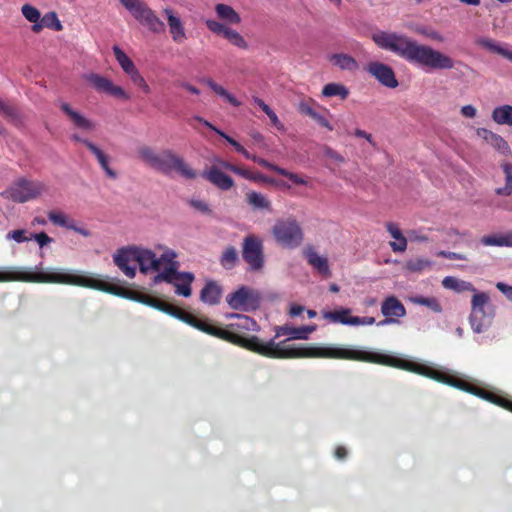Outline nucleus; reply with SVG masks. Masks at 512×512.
Segmentation results:
<instances>
[{
  "mask_svg": "<svg viewBox=\"0 0 512 512\" xmlns=\"http://www.w3.org/2000/svg\"><path fill=\"white\" fill-rule=\"evenodd\" d=\"M495 316L494 306L490 302V297L485 292L474 293L471 299V313L469 322L475 333H482L492 323Z\"/></svg>",
  "mask_w": 512,
  "mask_h": 512,
  "instance_id": "423d86ee",
  "label": "nucleus"
},
{
  "mask_svg": "<svg viewBox=\"0 0 512 512\" xmlns=\"http://www.w3.org/2000/svg\"><path fill=\"white\" fill-rule=\"evenodd\" d=\"M48 218L53 224L58 225L60 227H65L67 229L70 228L73 222L70 221L64 213L58 211H50L48 213Z\"/></svg>",
  "mask_w": 512,
  "mask_h": 512,
  "instance_id": "c03bdc74",
  "label": "nucleus"
},
{
  "mask_svg": "<svg viewBox=\"0 0 512 512\" xmlns=\"http://www.w3.org/2000/svg\"><path fill=\"white\" fill-rule=\"evenodd\" d=\"M163 14L167 19L169 32L172 40L177 44H182L187 40L186 30L184 23L177 15V13L171 8H165Z\"/></svg>",
  "mask_w": 512,
  "mask_h": 512,
  "instance_id": "a211bd4d",
  "label": "nucleus"
},
{
  "mask_svg": "<svg viewBox=\"0 0 512 512\" xmlns=\"http://www.w3.org/2000/svg\"><path fill=\"white\" fill-rule=\"evenodd\" d=\"M85 146L97 158L98 161L106 156V154L92 142H85Z\"/></svg>",
  "mask_w": 512,
  "mask_h": 512,
  "instance_id": "bf43d9fd",
  "label": "nucleus"
},
{
  "mask_svg": "<svg viewBox=\"0 0 512 512\" xmlns=\"http://www.w3.org/2000/svg\"><path fill=\"white\" fill-rule=\"evenodd\" d=\"M365 70L385 87L394 89L399 85L393 69L387 64L373 61L367 64Z\"/></svg>",
  "mask_w": 512,
  "mask_h": 512,
  "instance_id": "dca6fc26",
  "label": "nucleus"
},
{
  "mask_svg": "<svg viewBox=\"0 0 512 512\" xmlns=\"http://www.w3.org/2000/svg\"><path fill=\"white\" fill-rule=\"evenodd\" d=\"M247 203L255 209H271V202L261 193L251 191L246 195Z\"/></svg>",
  "mask_w": 512,
  "mask_h": 512,
  "instance_id": "72a5a7b5",
  "label": "nucleus"
},
{
  "mask_svg": "<svg viewBox=\"0 0 512 512\" xmlns=\"http://www.w3.org/2000/svg\"><path fill=\"white\" fill-rule=\"evenodd\" d=\"M128 75L130 76L131 81L140 88H142L145 93L150 92V87L146 83L145 79L140 75L137 68L132 72L128 73Z\"/></svg>",
  "mask_w": 512,
  "mask_h": 512,
  "instance_id": "09e8293b",
  "label": "nucleus"
},
{
  "mask_svg": "<svg viewBox=\"0 0 512 512\" xmlns=\"http://www.w3.org/2000/svg\"><path fill=\"white\" fill-rule=\"evenodd\" d=\"M442 285L446 289L454 290L458 293L470 291L476 293V289L472 283L458 279L453 276H447L442 280Z\"/></svg>",
  "mask_w": 512,
  "mask_h": 512,
  "instance_id": "cd10ccee",
  "label": "nucleus"
},
{
  "mask_svg": "<svg viewBox=\"0 0 512 512\" xmlns=\"http://www.w3.org/2000/svg\"><path fill=\"white\" fill-rule=\"evenodd\" d=\"M79 271L64 268H48L35 271L17 266H0V283L2 282H28L49 283L63 285H90L78 278Z\"/></svg>",
  "mask_w": 512,
  "mask_h": 512,
  "instance_id": "7ed1b4c3",
  "label": "nucleus"
},
{
  "mask_svg": "<svg viewBox=\"0 0 512 512\" xmlns=\"http://www.w3.org/2000/svg\"><path fill=\"white\" fill-rule=\"evenodd\" d=\"M322 96L324 97H339L345 100L349 96V89L341 83H328L322 89Z\"/></svg>",
  "mask_w": 512,
  "mask_h": 512,
  "instance_id": "7c9ffc66",
  "label": "nucleus"
},
{
  "mask_svg": "<svg viewBox=\"0 0 512 512\" xmlns=\"http://www.w3.org/2000/svg\"><path fill=\"white\" fill-rule=\"evenodd\" d=\"M304 256L309 263L317 272L325 277L331 276V271L326 257L320 256L314 247L308 246L304 250Z\"/></svg>",
  "mask_w": 512,
  "mask_h": 512,
  "instance_id": "4be33fe9",
  "label": "nucleus"
},
{
  "mask_svg": "<svg viewBox=\"0 0 512 512\" xmlns=\"http://www.w3.org/2000/svg\"><path fill=\"white\" fill-rule=\"evenodd\" d=\"M476 133L487 144L492 146L499 154L506 157L511 155L510 146L502 136L486 128H478Z\"/></svg>",
  "mask_w": 512,
  "mask_h": 512,
  "instance_id": "aec40b11",
  "label": "nucleus"
},
{
  "mask_svg": "<svg viewBox=\"0 0 512 512\" xmlns=\"http://www.w3.org/2000/svg\"><path fill=\"white\" fill-rule=\"evenodd\" d=\"M98 162L109 178L115 179L117 177L116 172L109 166V158L107 155L104 158L100 159Z\"/></svg>",
  "mask_w": 512,
  "mask_h": 512,
  "instance_id": "6e6d98bb",
  "label": "nucleus"
},
{
  "mask_svg": "<svg viewBox=\"0 0 512 512\" xmlns=\"http://www.w3.org/2000/svg\"><path fill=\"white\" fill-rule=\"evenodd\" d=\"M226 302L233 310L248 312L259 308L261 297L256 290L247 286H241L236 291L227 295Z\"/></svg>",
  "mask_w": 512,
  "mask_h": 512,
  "instance_id": "ddd939ff",
  "label": "nucleus"
},
{
  "mask_svg": "<svg viewBox=\"0 0 512 512\" xmlns=\"http://www.w3.org/2000/svg\"><path fill=\"white\" fill-rule=\"evenodd\" d=\"M385 226H386L387 231L390 233V235L395 240H397L403 236L400 228L396 224L388 222Z\"/></svg>",
  "mask_w": 512,
  "mask_h": 512,
  "instance_id": "052dcab7",
  "label": "nucleus"
},
{
  "mask_svg": "<svg viewBox=\"0 0 512 512\" xmlns=\"http://www.w3.org/2000/svg\"><path fill=\"white\" fill-rule=\"evenodd\" d=\"M215 11L220 19L226 20L231 24H239L241 22L239 14L229 5L217 4Z\"/></svg>",
  "mask_w": 512,
  "mask_h": 512,
  "instance_id": "473e14b6",
  "label": "nucleus"
},
{
  "mask_svg": "<svg viewBox=\"0 0 512 512\" xmlns=\"http://www.w3.org/2000/svg\"><path fill=\"white\" fill-rule=\"evenodd\" d=\"M215 163L219 164L223 169L231 171L245 179L250 180L252 172L248 169L239 167L237 165H234L226 160H223L221 158H215Z\"/></svg>",
  "mask_w": 512,
  "mask_h": 512,
  "instance_id": "58836bf2",
  "label": "nucleus"
},
{
  "mask_svg": "<svg viewBox=\"0 0 512 512\" xmlns=\"http://www.w3.org/2000/svg\"><path fill=\"white\" fill-rule=\"evenodd\" d=\"M330 62L338 67L340 70L356 71L359 69V64L355 58L344 53H335L329 57Z\"/></svg>",
  "mask_w": 512,
  "mask_h": 512,
  "instance_id": "393cba45",
  "label": "nucleus"
},
{
  "mask_svg": "<svg viewBox=\"0 0 512 512\" xmlns=\"http://www.w3.org/2000/svg\"><path fill=\"white\" fill-rule=\"evenodd\" d=\"M84 78L97 92L105 93L118 99H130V95L122 87L114 85L113 82L105 76L97 73H89L86 74Z\"/></svg>",
  "mask_w": 512,
  "mask_h": 512,
  "instance_id": "4468645a",
  "label": "nucleus"
},
{
  "mask_svg": "<svg viewBox=\"0 0 512 512\" xmlns=\"http://www.w3.org/2000/svg\"><path fill=\"white\" fill-rule=\"evenodd\" d=\"M60 109L67 115V117L73 122L75 127L87 131L94 129V124L82 114L72 109V107L65 102L60 104Z\"/></svg>",
  "mask_w": 512,
  "mask_h": 512,
  "instance_id": "b1692460",
  "label": "nucleus"
},
{
  "mask_svg": "<svg viewBox=\"0 0 512 512\" xmlns=\"http://www.w3.org/2000/svg\"><path fill=\"white\" fill-rule=\"evenodd\" d=\"M501 168L505 175V186L497 188L495 193L497 195L509 196L512 193V164L504 162L501 164Z\"/></svg>",
  "mask_w": 512,
  "mask_h": 512,
  "instance_id": "f704fd0d",
  "label": "nucleus"
},
{
  "mask_svg": "<svg viewBox=\"0 0 512 512\" xmlns=\"http://www.w3.org/2000/svg\"><path fill=\"white\" fill-rule=\"evenodd\" d=\"M481 243L485 246H499L504 247V233L486 235L481 238Z\"/></svg>",
  "mask_w": 512,
  "mask_h": 512,
  "instance_id": "49530a36",
  "label": "nucleus"
},
{
  "mask_svg": "<svg viewBox=\"0 0 512 512\" xmlns=\"http://www.w3.org/2000/svg\"><path fill=\"white\" fill-rule=\"evenodd\" d=\"M180 263L176 260L171 263L164 271L154 276L153 282L158 284L160 282H166L173 284L176 288L175 292L177 295L189 297L192 293L191 284L194 281V274L191 272H179L178 269Z\"/></svg>",
  "mask_w": 512,
  "mask_h": 512,
  "instance_id": "6e6552de",
  "label": "nucleus"
},
{
  "mask_svg": "<svg viewBox=\"0 0 512 512\" xmlns=\"http://www.w3.org/2000/svg\"><path fill=\"white\" fill-rule=\"evenodd\" d=\"M496 288L501 291L510 302H512V286L498 282L496 284Z\"/></svg>",
  "mask_w": 512,
  "mask_h": 512,
  "instance_id": "0e129e2a",
  "label": "nucleus"
},
{
  "mask_svg": "<svg viewBox=\"0 0 512 512\" xmlns=\"http://www.w3.org/2000/svg\"><path fill=\"white\" fill-rule=\"evenodd\" d=\"M268 116V118L270 119L271 123L278 129V130H282L284 127H283V124L280 122L278 116L276 115V113L271 110L270 112H268L266 114Z\"/></svg>",
  "mask_w": 512,
  "mask_h": 512,
  "instance_id": "774afa93",
  "label": "nucleus"
},
{
  "mask_svg": "<svg viewBox=\"0 0 512 512\" xmlns=\"http://www.w3.org/2000/svg\"><path fill=\"white\" fill-rule=\"evenodd\" d=\"M491 117L499 125L512 126V106L506 104L496 107L492 111Z\"/></svg>",
  "mask_w": 512,
  "mask_h": 512,
  "instance_id": "c85d7f7f",
  "label": "nucleus"
},
{
  "mask_svg": "<svg viewBox=\"0 0 512 512\" xmlns=\"http://www.w3.org/2000/svg\"><path fill=\"white\" fill-rule=\"evenodd\" d=\"M191 206L202 213H211V210L207 203L201 200H191Z\"/></svg>",
  "mask_w": 512,
  "mask_h": 512,
  "instance_id": "680f3d73",
  "label": "nucleus"
},
{
  "mask_svg": "<svg viewBox=\"0 0 512 512\" xmlns=\"http://www.w3.org/2000/svg\"><path fill=\"white\" fill-rule=\"evenodd\" d=\"M476 43L482 48L492 53L499 54L512 62V51L495 42L494 40L490 38H480L476 41Z\"/></svg>",
  "mask_w": 512,
  "mask_h": 512,
  "instance_id": "bb28decb",
  "label": "nucleus"
},
{
  "mask_svg": "<svg viewBox=\"0 0 512 512\" xmlns=\"http://www.w3.org/2000/svg\"><path fill=\"white\" fill-rule=\"evenodd\" d=\"M155 169L164 174L176 171L185 179H195L197 177L196 171L171 150H164L160 153Z\"/></svg>",
  "mask_w": 512,
  "mask_h": 512,
  "instance_id": "9b49d317",
  "label": "nucleus"
},
{
  "mask_svg": "<svg viewBox=\"0 0 512 512\" xmlns=\"http://www.w3.org/2000/svg\"><path fill=\"white\" fill-rule=\"evenodd\" d=\"M411 302H413L414 304L426 306L435 313L442 312V307L435 297L415 296L411 298Z\"/></svg>",
  "mask_w": 512,
  "mask_h": 512,
  "instance_id": "ea45409f",
  "label": "nucleus"
},
{
  "mask_svg": "<svg viewBox=\"0 0 512 512\" xmlns=\"http://www.w3.org/2000/svg\"><path fill=\"white\" fill-rule=\"evenodd\" d=\"M312 119L315 120L321 127L327 128L330 131L333 130V126L330 124L328 119H326L323 115L319 114L318 112Z\"/></svg>",
  "mask_w": 512,
  "mask_h": 512,
  "instance_id": "69168bd1",
  "label": "nucleus"
},
{
  "mask_svg": "<svg viewBox=\"0 0 512 512\" xmlns=\"http://www.w3.org/2000/svg\"><path fill=\"white\" fill-rule=\"evenodd\" d=\"M33 238L36 240V242L39 244L41 248L53 241V239L50 236H48L45 232L34 234Z\"/></svg>",
  "mask_w": 512,
  "mask_h": 512,
  "instance_id": "13d9d810",
  "label": "nucleus"
},
{
  "mask_svg": "<svg viewBox=\"0 0 512 512\" xmlns=\"http://www.w3.org/2000/svg\"><path fill=\"white\" fill-rule=\"evenodd\" d=\"M6 238L13 239L17 243H23V242H26L29 240V238L26 236V230H23V229L10 231L6 235Z\"/></svg>",
  "mask_w": 512,
  "mask_h": 512,
  "instance_id": "864d4df0",
  "label": "nucleus"
},
{
  "mask_svg": "<svg viewBox=\"0 0 512 512\" xmlns=\"http://www.w3.org/2000/svg\"><path fill=\"white\" fill-rule=\"evenodd\" d=\"M323 153L325 157L337 162L338 164L345 162V158L329 146H325L323 148Z\"/></svg>",
  "mask_w": 512,
  "mask_h": 512,
  "instance_id": "603ef678",
  "label": "nucleus"
},
{
  "mask_svg": "<svg viewBox=\"0 0 512 512\" xmlns=\"http://www.w3.org/2000/svg\"><path fill=\"white\" fill-rule=\"evenodd\" d=\"M315 330V325H307L296 328L289 324H285L275 328V338L280 336H289V339L307 340L309 335Z\"/></svg>",
  "mask_w": 512,
  "mask_h": 512,
  "instance_id": "412c9836",
  "label": "nucleus"
},
{
  "mask_svg": "<svg viewBox=\"0 0 512 512\" xmlns=\"http://www.w3.org/2000/svg\"><path fill=\"white\" fill-rule=\"evenodd\" d=\"M121 4L142 26L153 33L159 34L165 31L163 21L142 0H119Z\"/></svg>",
  "mask_w": 512,
  "mask_h": 512,
  "instance_id": "1a4fd4ad",
  "label": "nucleus"
},
{
  "mask_svg": "<svg viewBox=\"0 0 512 512\" xmlns=\"http://www.w3.org/2000/svg\"><path fill=\"white\" fill-rule=\"evenodd\" d=\"M381 49L391 51L407 62L429 70H450L454 60L447 54L432 47L418 43L405 35L378 32L372 36Z\"/></svg>",
  "mask_w": 512,
  "mask_h": 512,
  "instance_id": "f03ea898",
  "label": "nucleus"
},
{
  "mask_svg": "<svg viewBox=\"0 0 512 512\" xmlns=\"http://www.w3.org/2000/svg\"><path fill=\"white\" fill-rule=\"evenodd\" d=\"M278 174L287 177L289 180H291L296 185H307L308 181L301 177L300 175L296 173H292L284 168H281L278 170Z\"/></svg>",
  "mask_w": 512,
  "mask_h": 512,
  "instance_id": "8fccbe9b",
  "label": "nucleus"
},
{
  "mask_svg": "<svg viewBox=\"0 0 512 512\" xmlns=\"http://www.w3.org/2000/svg\"><path fill=\"white\" fill-rule=\"evenodd\" d=\"M375 323L374 317H353V323L352 326H359V325H373Z\"/></svg>",
  "mask_w": 512,
  "mask_h": 512,
  "instance_id": "e2e57ef3",
  "label": "nucleus"
},
{
  "mask_svg": "<svg viewBox=\"0 0 512 512\" xmlns=\"http://www.w3.org/2000/svg\"><path fill=\"white\" fill-rule=\"evenodd\" d=\"M381 313L385 317L378 325L399 323V319L406 316V308L394 295L387 296L381 304Z\"/></svg>",
  "mask_w": 512,
  "mask_h": 512,
  "instance_id": "2eb2a0df",
  "label": "nucleus"
},
{
  "mask_svg": "<svg viewBox=\"0 0 512 512\" xmlns=\"http://www.w3.org/2000/svg\"><path fill=\"white\" fill-rule=\"evenodd\" d=\"M437 256L451 260H467L464 254L444 250L437 252Z\"/></svg>",
  "mask_w": 512,
  "mask_h": 512,
  "instance_id": "5fc2aeb1",
  "label": "nucleus"
},
{
  "mask_svg": "<svg viewBox=\"0 0 512 512\" xmlns=\"http://www.w3.org/2000/svg\"><path fill=\"white\" fill-rule=\"evenodd\" d=\"M195 120L201 122L203 125H205L206 127L210 128L211 130H213L214 132H216L219 136H221L222 138H224L230 145H232L235 150L237 152H240L243 150L244 146H242L238 141H236L235 139H233L232 137H230L229 135H227L225 132H223L222 130L218 129L217 127H215L213 124H211L210 122H208L207 120L203 119L202 117H199V116H196L195 117Z\"/></svg>",
  "mask_w": 512,
  "mask_h": 512,
  "instance_id": "e433bc0d",
  "label": "nucleus"
},
{
  "mask_svg": "<svg viewBox=\"0 0 512 512\" xmlns=\"http://www.w3.org/2000/svg\"><path fill=\"white\" fill-rule=\"evenodd\" d=\"M21 12L25 19L31 23L38 22L41 19L40 11L30 4H24L21 7Z\"/></svg>",
  "mask_w": 512,
  "mask_h": 512,
  "instance_id": "a18cd8bd",
  "label": "nucleus"
},
{
  "mask_svg": "<svg viewBox=\"0 0 512 512\" xmlns=\"http://www.w3.org/2000/svg\"><path fill=\"white\" fill-rule=\"evenodd\" d=\"M443 378H444V380H441L440 381L441 383H445L450 386L461 389L463 391H466L470 394L478 396L484 400H487L493 404H496V405L512 412V400H510L504 396H501L497 393L483 389L475 384H472L465 380L456 378L455 376L449 375L445 372L443 373Z\"/></svg>",
  "mask_w": 512,
  "mask_h": 512,
  "instance_id": "0eeeda50",
  "label": "nucleus"
},
{
  "mask_svg": "<svg viewBox=\"0 0 512 512\" xmlns=\"http://www.w3.org/2000/svg\"><path fill=\"white\" fill-rule=\"evenodd\" d=\"M225 39H227L232 45L241 48V49H247L248 44L244 37L237 32L236 30L232 28H228V30L225 31V35L223 36Z\"/></svg>",
  "mask_w": 512,
  "mask_h": 512,
  "instance_id": "a19ab883",
  "label": "nucleus"
},
{
  "mask_svg": "<svg viewBox=\"0 0 512 512\" xmlns=\"http://www.w3.org/2000/svg\"><path fill=\"white\" fill-rule=\"evenodd\" d=\"M162 253L157 257L156 253L149 249L134 246L135 263H138L140 272H162L177 259V253L167 247L158 246Z\"/></svg>",
  "mask_w": 512,
  "mask_h": 512,
  "instance_id": "39448f33",
  "label": "nucleus"
},
{
  "mask_svg": "<svg viewBox=\"0 0 512 512\" xmlns=\"http://www.w3.org/2000/svg\"><path fill=\"white\" fill-rule=\"evenodd\" d=\"M112 50L117 62L126 74L136 69V66L134 65L133 61L124 53V51L119 46L114 45Z\"/></svg>",
  "mask_w": 512,
  "mask_h": 512,
  "instance_id": "c9c22d12",
  "label": "nucleus"
},
{
  "mask_svg": "<svg viewBox=\"0 0 512 512\" xmlns=\"http://www.w3.org/2000/svg\"><path fill=\"white\" fill-rule=\"evenodd\" d=\"M134 256V246L120 248L113 256L115 265L129 278L136 275L135 267L130 266L131 262L135 263Z\"/></svg>",
  "mask_w": 512,
  "mask_h": 512,
  "instance_id": "6ab92c4d",
  "label": "nucleus"
},
{
  "mask_svg": "<svg viewBox=\"0 0 512 512\" xmlns=\"http://www.w3.org/2000/svg\"><path fill=\"white\" fill-rule=\"evenodd\" d=\"M242 258L251 271H260L264 267V246L261 238L254 234L244 237L242 242Z\"/></svg>",
  "mask_w": 512,
  "mask_h": 512,
  "instance_id": "f8f14e48",
  "label": "nucleus"
},
{
  "mask_svg": "<svg viewBox=\"0 0 512 512\" xmlns=\"http://www.w3.org/2000/svg\"><path fill=\"white\" fill-rule=\"evenodd\" d=\"M139 158L150 167H156L160 154H157L152 148L148 146H141L137 150Z\"/></svg>",
  "mask_w": 512,
  "mask_h": 512,
  "instance_id": "4c0bfd02",
  "label": "nucleus"
},
{
  "mask_svg": "<svg viewBox=\"0 0 512 512\" xmlns=\"http://www.w3.org/2000/svg\"><path fill=\"white\" fill-rule=\"evenodd\" d=\"M461 114L467 118H474L476 116V108L472 105H465L461 108Z\"/></svg>",
  "mask_w": 512,
  "mask_h": 512,
  "instance_id": "338daca9",
  "label": "nucleus"
},
{
  "mask_svg": "<svg viewBox=\"0 0 512 512\" xmlns=\"http://www.w3.org/2000/svg\"><path fill=\"white\" fill-rule=\"evenodd\" d=\"M391 249L394 252H404L407 248V239L404 235L394 242H390Z\"/></svg>",
  "mask_w": 512,
  "mask_h": 512,
  "instance_id": "4d7b16f0",
  "label": "nucleus"
},
{
  "mask_svg": "<svg viewBox=\"0 0 512 512\" xmlns=\"http://www.w3.org/2000/svg\"><path fill=\"white\" fill-rule=\"evenodd\" d=\"M47 190L46 184L42 181L19 177L3 190L0 196L15 203H26L41 197Z\"/></svg>",
  "mask_w": 512,
  "mask_h": 512,
  "instance_id": "20e7f679",
  "label": "nucleus"
},
{
  "mask_svg": "<svg viewBox=\"0 0 512 512\" xmlns=\"http://www.w3.org/2000/svg\"><path fill=\"white\" fill-rule=\"evenodd\" d=\"M275 240L282 246L296 248L303 241V231L294 218L278 220L272 228Z\"/></svg>",
  "mask_w": 512,
  "mask_h": 512,
  "instance_id": "9d476101",
  "label": "nucleus"
},
{
  "mask_svg": "<svg viewBox=\"0 0 512 512\" xmlns=\"http://www.w3.org/2000/svg\"><path fill=\"white\" fill-rule=\"evenodd\" d=\"M323 318L333 323H341L343 325H352L353 317L351 315V309L340 308L334 311H323Z\"/></svg>",
  "mask_w": 512,
  "mask_h": 512,
  "instance_id": "a878e982",
  "label": "nucleus"
},
{
  "mask_svg": "<svg viewBox=\"0 0 512 512\" xmlns=\"http://www.w3.org/2000/svg\"><path fill=\"white\" fill-rule=\"evenodd\" d=\"M78 278L90 285H78L95 289L117 296H122L136 302L145 304L168 315H171L186 324L221 340L234 345L246 348L262 356L274 359H297V358H325L375 363L390 366L409 372H414L438 382L441 381V371L428 365L420 364L393 354L378 353L359 350L341 345H286V341L276 343L274 339L262 341L257 336H248L251 331L259 329L257 322L243 314L231 313L227 318L235 319L225 328L215 326L206 317H197L177 306L137 290H128L93 276L92 274L80 272Z\"/></svg>",
  "mask_w": 512,
  "mask_h": 512,
  "instance_id": "f257e3e1",
  "label": "nucleus"
},
{
  "mask_svg": "<svg viewBox=\"0 0 512 512\" xmlns=\"http://www.w3.org/2000/svg\"><path fill=\"white\" fill-rule=\"evenodd\" d=\"M222 295L221 286L213 281H207L205 286L202 288L200 292V299L202 302L209 305H216L220 302Z\"/></svg>",
  "mask_w": 512,
  "mask_h": 512,
  "instance_id": "5701e85b",
  "label": "nucleus"
},
{
  "mask_svg": "<svg viewBox=\"0 0 512 512\" xmlns=\"http://www.w3.org/2000/svg\"><path fill=\"white\" fill-rule=\"evenodd\" d=\"M238 261V252L234 246L226 247L219 258L220 265L226 270L233 269Z\"/></svg>",
  "mask_w": 512,
  "mask_h": 512,
  "instance_id": "2f4dec72",
  "label": "nucleus"
},
{
  "mask_svg": "<svg viewBox=\"0 0 512 512\" xmlns=\"http://www.w3.org/2000/svg\"><path fill=\"white\" fill-rule=\"evenodd\" d=\"M204 82L215 94L224 98L232 106L239 107L241 105L240 101H238L231 93H229L223 86L216 83L213 79L207 78Z\"/></svg>",
  "mask_w": 512,
  "mask_h": 512,
  "instance_id": "c756f323",
  "label": "nucleus"
},
{
  "mask_svg": "<svg viewBox=\"0 0 512 512\" xmlns=\"http://www.w3.org/2000/svg\"><path fill=\"white\" fill-rule=\"evenodd\" d=\"M206 26L207 28L215 33V34H218V35H225V31L228 30V26H225L224 24L218 22V21H215V20H207L206 21Z\"/></svg>",
  "mask_w": 512,
  "mask_h": 512,
  "instance_id": "3c124183",
  "label": "nucleus"
},
{
  "mask_svg": "<svg viewBox=\"0 0 512 512\" xmlns=\"http://www.w3.org/2000/svg\"><path fill=\"white\" fill-rule=\"evenodd\" d=\"M432 265L433 262L426 258H416L406 262V268L411 272H421Z\"/></svg>",
  "mask_w": 512,
  "mask_h": 512,
  "instance_id": "79ce46f5",
  "label": "nucleus"
},
{
  "mask_svg": "<svg viewBox=\"0 0 512 512\" xmlns=\"http://www.w3.org/2000/svg\"><path fill=\"white\" fill-rule=\"evenodd\" d=\"M42 20H43V23L46 28L52 29L57 32L63 30V25H62L61 21L59 20L57 13L54 11L46 13L42 17Z\"/></svg>",
  "mask_w": 512,
  "mask_h": 512,
  "instance_id": "37998d69",
  "label": "nucleus"
},
{
  "mask_svg": "<svg viewBox=\"0 0 512 512\" xmlns=\"http://www.w3.org/2000/svg\"><path fill=\"white\" fill-rule=\"evenodd\" d=\"M221 169L223 167L215 163L214 159L213 164L203 172V177L218 189L228 191L234 187L235 183L232 177L225 174Z\"/></svg>",
  "mask_w": 512,
  "mask_h": 512,
  "instance_id": "f3484780",
  "label": "nucleus"
},
{
  "mask_svg": "<svg viewBox=\"0 0 512 512\" xmlns=\"http://www.w3.org/2000/svg\"><path fill=\"white\" fill-rule=\"evenodd\" d=\"M315 102L312 99L301 101L298 104V111L306 116H309L311 118L315 117V114L317 113L315 109L313 108V105Z\"/></svg>",
  "mask_w": 512,
  "mask_h": 512,
  "instance_id": "de8ad7c7",
  "label": "nucleus"
}]
</instances>
